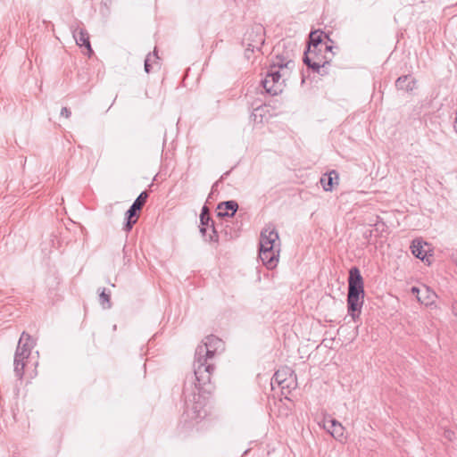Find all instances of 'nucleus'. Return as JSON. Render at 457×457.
<instances>
[{
  "mask_svg": "<svg viewBox=\"0 0 457 457\" xmlns=\"http://www.w3.org/2000/svg\"><path fill=\"white\" fill-rule=\"evenodd\" d=\"M291 66H294L292 61L288 60L285 62L283 59L277 57V61L273 62L264 79L262 80V84L267 93L271 96H277L282 92L283 81L281 80L282 74L280 73V70L290 68Z\"/></svg>",
  "mask_w": 457,
  "mask_h": 457,
  "instance_id": "obj_4",
  "label": "nucleus"
},
{
  "mask_svg": "<svg viewBox=\"0 0 457 457\" xmlns=\"http://www.w3.org/2000/svg\"><path fill=\"white\" fill-rule=\"evenodd\" d=\"M322 37H323V31H321V30L312 31L309 36L308 47L324 48L325 52H331L332 46H328L326 43H323Z\"/></svg>",
  "mask_w": 457,
  "mask_h": 457,
  "instance_id": "obj_12",
  "label": "nucleus"
},
{
  "mask_svg": "<svg viewBox=\"0 0 457 457\" xmlns=\"http://www.w3.org/2000/svg\"><path fill=\"white\" fill-rule=\"evenodd\" d=\"M411 293L416 295L418 301L427 306L435 303L436 295L429 287L423 286L422 287H413Z\"/></svg>",
  "mask_w": 457,
  "mask_h": 457,
  "instance_id": "obj_10",
  "label": "nucleus"
},
{
  "mask_svg": "<svg viewBox=\"0 0 457 457\" xmlns=\"http://www.w3.org/2000/svg\"><path fill=\"white\" fill-rule=\"evenodd\" d=\"M271 387L277 385L282 391L287 390V393H290L292 389H295L297 386L296 377L292 369L288 367H283L278 370L273 378H271ZM286 394L285 392H282Z\"/></svg>",
  "mask_w": 457,
  "mask_h": 457,
  "instance_id": "obj_6",
  "label": "nucleus"
},
{
  "mask_svg": "<svg viewBox=\"0 0 457 457\" xmlns=\"http://www.w3.org/2000/svg\"><path fill=\"white\" fill-rule=\"evenodd\" d=\"M218 216L219 217H232L238 209V204L236 201H225L218 204Z\"/></svg>",
  "mask_w": 457,
  "mask_h": 457,
  "instance_id": "obj_14",
  "label": "nucleus"
},
{
  "mask_svg": "<svg viewBox=\"0 0 457 457\" xmlns=\"http://www.w3.org/2000/svg\"><path fill=\"white\" fill-rule=\"evenodd\" d=\"M204 399L200 394L193 393L191 395L185 397V412L191 420L202 419L205 416Z\"/></svg>",
  "mask_w": 457,
  "mask_h": 457,
  "instance_id": "obj_7",
  "label": "nucleus"
},
{
  "mask_svg": "<svg viewBox=\"0 0 457 457\" xmlns=\"http://www.w3.org/2000/svg\"><path fill=\"white\" fill-rule=\"evenodd\" d=\"M332 55V51L325 52L324 48L308 47L304 52L303 62L314 72L320 73V69L330 62Z\"/></svg>",
  "mask_w": 457,
  "mask_h": 457,
  "instance_id": "obj_5",
  "label": "nucleus"
},
{
  "mask_svg": "<svg viewBox=\"0 0 457 457\" xmlns=\"http://www.w3.org/2000/svg\"><path fill=\"white\" fill-rule=\"evenodd\" d=\"M211 227H212L211 233L208 235V238H206V240L209 242H218L217 231L212 224Z\"/></svg>",
  "mask_w": 457,
  "mask_h": 457,
  "instance_id": "obj_23",
  "label": "nucleus"
},
{
  "mask_svg": "<svg viewBox=\"0 0 457 457\" xmlns=\"http://www.w3.org/2000/svg\"><path fill=\"white\" fill-rule=\"evenodd\" d=\"M453 435V432H450V431H446L445 432V436L448 437L449 439H452V436Z\"/></svg>",
  "mask_w": 457,
  "mask_h": 457,
  "instance_id": "obj_27",
  "label": "nucleus"
},
{
  "mask_svg": "<svg viewBox=\"0 0 457 457\" xmlns=\"http://www.w3.org/2000/svg\"><path fill=\"white\" fill-rule=\"evenodd\" d=\"M224 345L221 339L210 335L206 337L203 344L198 345L195 350V361L194 363V372L197 381V389L204 393H211L213 386L211 385L212 374L214 367L209 362L218 351H222Z\"/></svg>",
  "mask_w": 457,
  "mask_h": 457,
  "instance_id": "obj_1",
  "label": "nucleus"
},
{
  "mask_svg": "<svg viewBox=\"0 0 457 457\" xmlns=\"http://www.w3.org/2000/svg\"><path fill=\"white\" fill-rule=\"evenodd\" d=\"M395 87L399 90L410 92L416 87V80L410 75L401 76L396 79Z\"/></svg>",
  "mask_w": 457,
  "mask_h": 457,
  "instance_id": "obj_16",
  "label": "nucleus"
},
{
  "mask_svg": "<svg viewBox=\"0 0 457 457\" xmlns=\"http://www.w3.org/2000/svg\"><path fill=\"white\" fill-rule=\"evenodd\" d=\"M319 424L320 426H322L335 439L342 440L344 438L345 428L337 420L334 419L327 420V419L324 418L322 422H320Z\"/></svg>",
  "mask_w": 457,
  "mask_h": 457,
  "instance_id": "obj_11",
  "label": "nucleus"
},
{
  "mask_svg": "<svg viewBox=\"0 0 457 457\" xmlns=\"http://www.w3.org/2000/svg\"><path fill=\"white\" fill-rule=\"evenodd\" d=\"M71 115V112L67 107H62L61 110V116H63L65 118H69Z\"/></svg>",
  "mask_w": 457,
  "mask_h": 457,
  "instance_id": "obj_24",
  "label": "nucleus"
},
{
  "mask_svg": "<svg viewBox=\"0 0 457 457\" xmlns=\"http://www.w3.org/2000/svg\"><path fill=\"white\" fill-rule=\"evenodd\" d=\"M244 41L252 46V52L260 50L264 44V28L260 25H254L245 34Z\"/></svg>",
  "mask_w": 457,
  "mask_h": 457,
  "instance_id": "obj_8",
  "label": "nucleus"
},
{
  "mask_svg": "<svg viewBox=\"0 0 457 457\" xmlns=\"http://www.w3.org/2000/svg\"><path fill=\"white\" fill-rule=\"evenodd\" d=\"M253 53L252 52V46H248V43H246V49H245V55L247 59L250 58V54Z\"/></svg>",
  "mask_w": 457,
  "mask_h": 457,
  "instance_id": "obj_25",
  "label": "nucleus"
},
{
  "mask_svg": "<svg viewBox=\"0 0 457 457\" xmlns=\"http://www.w3.org/2000/svg\"><path fill=\"white\" fill-rule=\"evenodd\" d=\"M280 241L274 227L269 226L261 233L259 257L267 269L275 268L278 262Z\"/></svg>",
  "mask_w": 457,
  "mask_h": 457,
  "instance_id": "obj_2",
  "label": "nucleus"
},
{
  "mask_svg": "<svg viewBox=\"0 0 457 457\" xmlns=\"http://www.w3.org/2000/svg\"><path fill=\"white\" fill-rule=\"evenodd\" d=\"M28 358L21 357L18 355H14L13 365H14V374L19 379H22L24 375V368L26 366Z\"/></svg>",
  "mask_w": 457,
  "mask_h": 457,
  "instance_id": "obj_19",
  "label": "nucleus"
},
{
  "mask_svg": "<svg viewBox=\"0 0 457 457\" xmlns=\"http://www.w3.org/2000/svg\"><path fill=\"white\" fill-rule=\"evenodd\" d=\"M200 220L202 227L200 228V232L203 234L204 237H207V226L210 221V216L208 212V208L206 206L203 207L201 215H200Z\"/></svg>",
  "mask_w": 457,
  "mask_h": 457,
  "instance_id": "obj_20",
  "label": "nucleus"
},
{
  "mask_svg": "<svg viewBox=\"0 0 457 457\" xmlns=\"http://www.w3.org/2000/svg\"><path fill=\"white\" fill-rule=\"evenodd\" d=\"M148 197L147 192L144 191L142 192L137 198L134 201L132 205L129 207V209L126 212L127 216V224H126V230H130L133 224L137 222V219H134L137 215V212L140 211L142 207L145 205L146 199Z\"/></svg>",
  "mask_w": 457,
  "mask_h": 457,
  "instance_id": "obj_9",
  "label": "nucleus"
},
{
  "mask_svg": "<svg viewBox=\"0 0 457 457\" xmlns=\"http://www.w3.org/2000/svg\"><path fill=\"white\" fill-rule=\"evenodd\" d=\"M364 298L363 279L360 270L353 267L349 271L347 306L348 313L355 320L361 312Z\"/></svg>",
  "mask_w": 457,
  "mask_h": 457,
  "instance_id": "obj_3",
  "label": "nucleus"
},
{
  "mask_svg": "<svg viewBox=\"0 0 457 457\" xmlns=\"http://www.w3.org/2000/svg\"><path fill=\"white\" fill-rule=\"evenodd\" d=\"M338 179V174L336 170L324 174L320 178V184L325 191H331L334 186V180Z\"/></svg>",
  "mask_w": 457,
  "mask_h": 457,
  "instance_id": "obj_18",
  "label": "nucleus"
},
{
  "mask_svg": "<svg viewBox=\"0 0 457 457\" xmlns=\"http://www.w3.org/2000/svg\"><path fill=\"white\" fill-rule=\"evenodd\" d=\"M453 127H454V129H455V131L457 133V112L455 113V119H454Z\"/></svg>",
  "mask_w": 457,
  "mask_h": 457,
  "instance_id": "obj_26",
  "label": "nucleus"
},
{
  "mask_svg": "<svg viewBox=\"0 0 457 457\" xmlns=\"http://www.w3.org/2000/svg\"><path fill=\"white\" fill-rule=\"evenodd\" d=\"M73 37L76 40L77 45L79 46H86L88 50L89 55L93 53V50L89 42V35L84 29H76L73 30Z\"/></svg>",
  "mask_w": 457,
  "mask_h": 457,
  "instance_id": "obj_15",
  "label": "nucleus"
},
{
  "mask_svg": "<svg viewBox=\"0 0 457 457\" xmlns=\"http://www.w3.org/2000/svg\"><path fill=\"white\" fill-rule=\"evenodd\" d=\"M99 303L104 309H110L112 307L110 294L105 292V288L99 294Z\"/></svg>",
  "mask_w": 457,
  "mask_h": 457,
  "instance_id": "obj_22",
  "label": "nucleus"
},
{
  "mask_svg": "<svg viewBox=\"0 0 457 457\" xmlns=\"http://www.w3.org/2000/svg\"><path fill=\"white\" fill-rule=\"evenodd\" d=\"M455 315H457V308H456V311H455Z\"/></svg>",
  "mask_w": 457,
  "mask_h": 457,
  "instance_id": "obj_28",
  "label": "nucleus"
},
{
  "mask_svg": "<svg viewBox=\"0 0 457 457\" xmlns=\"http://www.w3.org/2000/svg\"><path fill=\"white\" fill-rule=\"evenodd\" d=\"M455 315H457V308H456V311H455Z\"/></svg>",
  "mask_w": 457,
  "mask_h": 457,
  "instance_id": "obj_29",
  "label": "nucleus"
},
{
  "mask_svg": "<svg viewBox=\"0 0 457 457\" xmlns=\"http://www.w3.org/2000/svg\"><path fill=\"white\" fill-rule=\"evenodd\" d=\"M428 245L426 242H423L420 239H415L411 244V253L413 255L420 260H424L426 257V253L428 251Z\"/></svg>",
  "mask_w": 457,
  "mask_h": 457,
  "instance_id": "obj_17",
  "label": "nucleus"
},
{
  "mask_svg": "<svg viewBox=\"0 0 457 457\" xmlns=\"http://www.w3.org/2000/svg\"><path fill=\"white\" fill-rule=\"evenodd\" d=\"M159 56L157 54V50L154 48L153 54H148L145 60V71L146 73H149L152 69V64L156 63Z\"/></svg>",
  "mask_w": 457,
  "mask_h": 457,
  "instance_id": "obj_21",
  "label": "nucleus"
},
{
  "mask_svg": "<svg viewBox=\"0 0 457 457\" xmlns=\"http://www.w3.org/2000/svg\"><path fill=\"white\" fill-rule=\"evenodd\" d=\"M31 337L26 332H22L14 355L29 358L31 353V346L29 345Z\"/></svg>",
  "mask_w": 457,
  "mask_h": 457,
  "instance_id": "obj_13",
  "label": "nucleus"
}]
</instances>
